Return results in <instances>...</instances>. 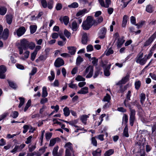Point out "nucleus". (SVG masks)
Returning <instances> with one entry per match:
<instances>
[{
	"label": "nucleus",
	"mask_w": 156,
	"mask_h": 156,
	"mask_svg": "<svg viewBox=\"0 0 156 156\" xmlns=\"http://www.w3.org/2000/svg\"><path fill=\"white\" fill-rule=\"evenodd\" d=\"M52 134L51 133H47L45 134L46 139L47 140H49L51 137Z\"/></svg>",
	"instance_id": "55"
},
{
	"label": "nucleus",
	"mask_w": 156,
	"mask_h": 156,
	"mask_svg": "<svg viewBox=\"0 0 156 156\" xmlns=\"http://www.w3.org/2000/svg\"><path fill=\"white\" fill-rule=\"evenodd\" d=\"M124 37H122L120 38H118L116 43L117 47L118 48H120L124 43Z\"/></svg>",
	"instance_id": "13"
},
{
	"label": "nucleus",
	"mask_w": 156,
	"mask_h": 156,
	"mask_svg": "<svg viewBox=\"0 0 156 156\" xmlns=\"http://www.w3.org/2000/svg\"><path fill=\"white\" fill-rule=\"evenodd\" d=\"M9 114V113L8 112H6L3 113V114L0 116V119H1V120L5 118Z\"/></svg>",
	"instance_id": "56"
},
{
	"label": "nucleus",
	"mask_w": 156,
	"mask_h": 156,
	"mask_svg": "<svg viewBox=\"0 0 156 156\" xmlns=\"http://www.w3.org/2000/svg\"><path fill=\"white\" fill-rule=\"evenodd\" d=\"M31 103V101L30 100H28L24 108V112H26L28 108L30 106Z\"/></svg>",
	"instance_id": "45"
},
{
	"label": "nucleus",
	"mask_w": 156,
	"mask_h": 156,
	"mask_svg": "<svg viewBox=\"0 0 156 156\" xmlns=\"http://www.w3.org/2000/svg\"><path fill=\"white\" fill-rule=\"evenodd\" d=\"M65 148L66 149V154L65 156H68V143H66L64 146Z\"/></svg>",
	"instance_id": "58"
},
{
	"label": "nucleus",
	"mask_w": 156,
	"mask_h": 156,
	"mask_svg": "<svg viewBox=\"0 0 156 156\" xmlns=\"http://www.w3.org/2000/svg\"><path fill=\"white\" fill-rule=\"evenodd\" d=\"M93 25H97L96 20L94 19L93 17L91 16H88L86 20L83 22L82 27L83 29L84 30H89Z\"/></svg>",
	"instance_id": "1"
},
{
	"label": "nucleus",
	"mask_w": 156,
	"mask_h": 156,
	"mask_svg": "<svg viewBox=\"0 0 156 156\" xmlns=\"http://www.w3.org/2000/svg\"><path fill=\"white\" fill-rule=\"evenodd\" d=\"M129 76H126L123 77L122 79L116 83V85H120L122 84H125L128 80L129 79Z\"/></svg>",
	"instance_id": "14"
},
{
	"label": "nucleus",
	"mask_w": 156,
	"mask_h": 156,
	"mask_svg": "<svg viewBox=\"0 0 156 156\" xmlns=\"http://www.w3.org/2000/svg\"><path fill=\"white\" fill-rule=\"evenodd\" d=\"M7 9L4 7H0V14L1 15H4L6 13Z\"/></svg>",
	"instance_id": "37"
},
{
	"label": "nucleus",
	"mask_w": 156,
	"mask_h": 156,
	"mask_svg": "<svg viewBox=\"0 0 156 156\" xmlns=\"http://www.w3.org/2000/svg\"><path fill=\"white\" fill-rule=\"evenodd\" d=\"M101 149L98 148L95 151H93L92 154L93 156H101Z\"/></svg>",
	"instance_id": "16"
},
{
	"label": "nucleus",
	"mask_w": 156,
	"mask_h": 156,
	"mask_svg": "<svg viewBox=\"0 0 156 156\" xmlns=\"http://www.w3.org/2000/svg\"><path fill=\"white\" fill-rule=\"evenodd\" d=\"M6 71V69L5 66L3 65L0 66V72L5 73Z\"/></svg>",
	"instance_id": "59"
},
{
	"label": "nucleus",
	"mask_w": 156,
	"mask_h": 156,
	"mask_svg": "<svg viewBox=\"0 0 156 156\" xmlns=\"http://www.w3.org/2000/svg\"><path fill=\"white\" fill-rule=\"evenodd\" d=\"M91 60H92V63L93 65L94 66H97V63L98 62V60L96 58L94 57L91 58Z\"/></svg>",
	"instance_id": "46"
},
{
	"label": "nucleus",
	"mask_w": 156,
	"mask_h": 156,
	"mask_svg": "<svg viewBox=\"0 0 156 156\" xmlns=\"http://www.w3.org/2000/svg\"><path fill=\"white\" fill-rule=\"evenodd\" d=\"M37 53L34 51L31 53V59L32 61H34V60Z\"/></svg>",
	"instance_id": "57"
},
{
	"label": "nucleus",
	"mask_w": 156,
	"mask_h": 156,
	"mask_svg": "<svg viewBox=\"0 0 156 156\" xmlns=\"http://www.w3.org/2000/svg\"><path fill=\"white\" fill-rule=\"evenodd\" d=\"M107 30L104 27L102 28L99 30L98 32V37L102 39L104 38L106 33Z\"/></svg>",
	"instance_id": "8"
},
{
	"label": "nucleus",
	"mask_w": 156,
	"mask_h": 156,
	"mask_svg": "<svg viewBox=\"0 0 156 156\" xmlns=\"http://www.w3.org/2000/svg\"><path fill=\"white\" fill-rule=\"evenodd\" d=\"M20 100V103L18 106L19 108H20L23 105L25 102V98L22 97H20L19 98Z\"/></svg>",
	"instance_id": "39"
},
{
	"label": "nucleus",
	"mask_w": 156,
	"mask_h": 156,
	"mask_svg": "<svg viewBox=\"0 0 156 156\" xmlns=\"http://www.w3.org/2000/svg\"><path fill=\"white\" fill-rule=\"evenodd\" d=\"M101 5L102 7H103L106 8H108L109 7L111 4V1L110 0H105L106 4H105L103 0H98Z\"/></svg>",
	"instance_id": "9"
},
{
	"label": "nucleus",
	"mask_w": 156,
	"mask_h": 156,
	"mask_svg": "<svg viewBox=\"0 0 156 156\" xmlns=\"http://www.w3.org/2000/svg\"><path fill=\"white\" fill-rule=\"evenodd\" d=\"M141 86V82L140 81H136L135 83V88L136 89L138 90Z\"/></svg>",
	"instance_id": "41"
},
{
	"label": "nucleus",
	"mask_w": 156,
	"mask_h": 156,
	"mask_svg": "<svg viewBox=\"0 0 156 156\" xmlns=\"http://www.w3.org/2000/svg\"><path fill=\"white\" fill-rule=\"evenodd\" d=\"M64 114L66 116H68V108L67 107H65L63 109Z\"/></svg>",
	"instance_id": "54"
},
{
	"label": "nucleus",
	"mask_w": 156,
	"mask_h": 156,
	"mask_svg": "<svg viewBox=\"0 0 156 156\" xmlns=\"http://www.w3.org/2000/svg\"><path fill=\"white\" fill-rule=\"evenodd\" d=\"M69 156H75L74 154V151L72 147V144L69 142Z\"/></svg>",
	"instance_id": "20"
},
{
	"label": "nucleus",
	"mask_w": 156,
	"mask_h": 156,
	"mask_svg": "<svg viewBox=\"0 0 156 156\" xmlns=\"http://www.w3.org/2000/svg\"><path fill=\"white\" fill-rule=\"evenodd\" d=\"M127 18L128 17L127 16L125 15L124 16L122 25V27H126L127 23Z\"/></svg>",
	"instance_id": "24"
},
{
	"label": "nucleus",
	"mask_w": 156,
	"mask_h": 156,
	"mask_svg": "<svg viewBox=\"0 0 156 156\" xmlns=\"http://www.w3.org/2000/svg\"><path fill=\"white\" fill-rule=\"evenodd\" d=\"M131 92L130 90H129L128 92V93L126 95V99L124 101V105L126 107L127 106H129L130 107V105H129L128 104H126V99H127L128 100H130V97L131 96Z\"/></svg>",
	"instance_id": "19"
},
{
	"label": "nucleus",
	"mask_w": 156,
	"mask_h": 156,
	"mask_svg": "<svg viewBox=\"0 0 156 156\" xmlns=\"http://www.w3.org/2000/svg\"><path fill=\"white\" fill-rule=\"evenodd\" d=\"M146 10L147 12L149 13H152L153 11V8L150 5H148L147 6Z\"/></svg>",
	"instance_id": "35"
},
{
	"label": "nucleus",
	"mask_w": 156,
	"mask_h": 156,
	"mask_svg": "<svg viewBox=\"0 0 156 156\" xmlns=\"http://www.w3.org/2000/svg\"><path fill=\"white\" fill-rule=\"evenodd\" d=\"M78 120H74L73 121H70V122H69V124L72 125H73L76 127H79L78 126H77L75 125V124H76Z\"/></svg>",
	"instance_id": "53"
},
{
	"label": "nucleus",
	"mask_w": 156,
	"mask_h": 156,
	"mask_svg": "<svg viewBox=\"0 0 156 156\" xmlns=\"http://www.w3.org/2000/svg\"><path fill=\"white\" fill-rule=\"evenodd\" d=\"M9 30L7 28L4 29L3 33L0 35V38H2L4 40L6 39L8 37Z\"/></svg>",
	"instance_id": "12"
},
{
	"label": "nucleus",
	"mask_w": 156,
	"mask_h": 156,
	"mask_svg": "<svg viewBox=\"0 0 156 156\" xmlns=\"http://www.w3.org/2000/svg\"><path fill=\"white\" fill-rule=\"evenodd\" d=\"M156 37V31L145 42L144 46L146 47L149 45Z\"/></svg>",
	"instance_id": "6"
},
{
	"label": "nucleus",
	"mask_w": 156,
	"mask_h": 156,
	"mask_svg": "<svg viewBox=\"0 0 156 156\" xmlns=\"http://www.w3.org/2000/svg\"><path fill=\"white\" fill-rule=\"evenodd\" d=\"M41 3L43 8H45L47 7V3L45 0H41Z\"/></svg>",
	"instance_id": "51"
},
{
	"label": "nucleus",
	"mask_w": 156,
	"mask_h": 156,
	"mask_svg": "<svg viewBox=\"0 0 156 156\" xmlns=\"http://www.w3.org/2000/svg\"><path fill=\"white\" fill-rule=\"evenodd\" d=\"M59 138H55L50 140L49 143V146H53L56 143V141L57 140H58Z\"/></svg>",
	"instance_id": "30"
},
{
	"label": "nucleus",
	"mask_w": 156,
	"mask_h": 156,
	"mask_svg": "<svg viewBox=\"0 0 156 156\" xmlns=\"http://www.w3.org/2000/svg\"><path fill=\"white\" fill-rule=\"evenodd\" d=\"M48 94L46 87H44L42 88V96L44 97H46L47 96Z\"/></svg>",
	"instance_id": "28"
},
{
	"label": "nucleus",
	"mask_w": 156,
	"mask_h": 156,
	"mask_svg": "<svg viewBox=\"0 0 156 156\" xmlns=\"http://www.w3.org/2000/svg\"><path fill=\"white\" fill-rule=\"evenodd\" d=\"M111 66V64L108 65H103V67L104 69V73L106 76H109L110 75L109 70Z\"/></svg>",
	"instance_id": "7"
},
{
	"label": "nucleus",
	"mask_w": 156,
	"mask_h": 156,
	"mask_svg": "<svg viewBox=\"0 0 156 156\" xmlns=\"http://www.w3.org/2000/svg\"><path fill=\"white\" fill-rule=\"evenodd\" d=\"M19 115V113L17 111H12L10 114V117L14 119L17 118Z\"/></svg>",
	"instance_id": "27"
},
{
	"label": "nucleus",
	"mask_w": 156,
	"mask_h": 156,
	"mask_svg": "<svg viewBox=\"0 0 156 156\" xmlns=\"http://www.w3.org/2000/svg\"><path fill=\"white\" fill-rule=\"evenodd\" d=\"M64 62L62 59L58 58H57L54 63L55 66L57 67H59L64 65Z\"/></svg>",
	"instance_id": "10"
},
{
	"label": "nucleus",
	"mask_w": 156,
	"mask_h": 156,
	"mask_svg": "<svg viewBox=\"0 0 156 156\" xmlns=\"http://www.w3.org/2000/svg\"><path fill=\"white\" fill-rule=\"evenodd\" d=\"M30 53L29 51H26L23 54L24 56L21 57V59L23 60H24L25 59L28 58L29 57Z\"/></svg>",
	"instance_id": "31"
},
{
	"label": "nucleus",
	"mask_w": 156,
	"mask_h": 156,
	"mask_svg": "<svg viewBox=\"0 0 156 156\" xmlns=\"http://www.w3.org/2000/svg\"><path fill=\"white\" fill-rule=\"evenodd\" d=\"M87 52L91 51L93 50V47L91 44H89L87 47Z\"/></svg>",
	"instance_id": "52"
},
{
	"label": "nucleus",
	"mask_w": 156,
	"mask_h": 156,
	"mask_svg": "<svg viewBox=\"0 0 156 156\" xmlns=\"http://www.w3.org/2000/svg\"><path fill=\"white\" fill-rule=\"evenodd\" d=\"M63 21L65 24L67 25L68 23V18L67 16H64L62 19Z\"/></svg>",
	"instance_id": "50"
},
{
	"label": "nucleus",
	"mask_w": 156,
	"mask_h": 156,
	"mask_svg": "<svg viewBox=\"0 0 156 156\" xmlns=\"http://www.w3.org/2000/svg\"><path fill=\"white\" fill-rule=\"evenodd\" d=\"M93 70V66H89L86 68L83 75L84 76H85L86 74L89 72L88 74L86 76V77L87 78H90L92 76Z\"/></svg>",
	"instance_id": "5"
},
{
	"label": "nucleus",
	"mask_w": 156,
	"mask_h": 156,
	"mask_svg": "<svg viewBox=\"0 0 156 156\" xmlns=\"http://www.w3.org/2000/svg\"><path fill=\"white\" fill-rule=\"evenodd\" d=\"M6 19L7 23L9 24H10L12 22V16L11 15L7 16Z\"/></svg>",
	"instance_id": "34"
},
{
	"label": "nucleus",
	"mask_w": 156,
	"mask_h": 156,
	"mask_svg": "<svg viewBox=\"0 0 156 156\" xmlns=\"http://www.w3.org/2000/svg\"><path fill=\"white\" fill-rule=\"evenodd\" d=\"M103 18L102 16H99L97 19L96 22L97 23V25L102 22L103 21Z\"/></svg>",
	"instance_id": "63"
},
{
	"label": "nucleus",
	"mask_w": 156,
	"mask_h": 156,
	"mask_svg": "<svg viewBox=\"0 0 156 156\" xmlns=\"http://www.w3.org/2000/svg\"><path fill=\"white\" fill-rule=\"evenodd\" d=\"M76 48L74 47H69V54L71 55H74L76 51Z\"/></svg>",
	"instance_id": "23"
},
{
	"label": "nucleus",
	"mask_w": 156,
	"mask_h": 156,
	"mask_svg": "<svg viewBox=\"0 0 156 156\" xmlns=\"http://www.w3.org/2000/svg\"><path fill=\"white\" fill-rule=\"evenodd\" d=\"M53 0H49L47 3V7L50 9H51L53 8Z\"/></svg>",
	"instance_id": "38"
},
{
	"label": "nucleus",
	"mask_w": 156,
	"mask_h": 156,
	"mask_svg": "<svg viewBox=\"0 0 156 156\" xmlns=\"http://www.w3.org/2000/svg\"><path fill=\"white\" fill-rule=\"evenodd\" d=\"M35 47V44L33 42H29L28 41L27 46V49L29 48L31 50H33Z\"/></svg>",
	"instance_id": "21"
},
{
	"label": "nucleus",
	"mask_w": 156,
	"mask_h": 156,
	"mask_svg": "<svg viewBox=\"0 0 156 156\" xmlns=\"http://www.w3.org/2000/svg\"><path fill=\"white\" fill-rule=\"evenodd\" d=\"M18 151H19V150L18 147V145H16L15 146L14 148L12 150L10 151V152L13 154H15Z\"/></svg>",
	"instance_id": "48"
},
{
	"label": "nucleus",
	"mask_w": 156,
	"mask_h": 156,
	"mask_svg": "<svg viewBox=\"0 0 156 156\" xmlns=\"http://www.w3.org/2000/svg\"><path fill=\"white\" fill-rule=\"evenodd\" d=\"M87 37L86 33H83L82 36L81 40L82 43L84 44H86L87 42Z\"/></svg>",
	"instance_id": "17"
},
{
	"label": "nucleus",
	"mask_w": 156,
	"mask_h": 156,
	"mask_svg": "<svg viewBox=\"0 0 156 156\" xmlns=\"http://www.w3.org/2000/svg\"><path fill=\"white\" fill-rule=\"evenodd\" d=\"M58 148V146H56L54 147L52 152V154L54 156H57Z\"/></svg>",
	"instance_id": "44"
},
{
	"label": "nucleus",
	"mask_w": 156,
	"mask_h": 156,
	"mask_svg": "<svg viewBox=\"0 0 156 156\" xmlns=\"http://www.w3.org/2000/svg\"><path fill=\"white\" fill-rule=\"evenodd\" d=\"M111 96L108 94H107L103 98V101H104L107 102L108 103H109L110 102V100H111Z\"/></svg>",
	"instance_id": "26"
},
{
	"label": "nucleus",
	"mask_w": 156,
	"mask_h": 156,
	"mask_svg": "<svg viewBox=\"0 0 156 156\" xmlns=\"http://www.w3.org/2000/svg\"><path fill=\"white\" fill-rule=\"evenodd\" d=\"M130 112L129 124L131 126H133V125L134 122L135 120L136 111L134 109L130 108Z\"/></svg>",
	"instance_id": "4"
},
{
	"label": "nucleus",
	"mask_w": 156,
	"mask_h": 156,
	"mask_svg": "<svg viewBox=\"0 0 156 156\" xmlns=\"http://www.w3.org/2000/svg\"><path fill=\"white\" fill-rule=\"evenodd\" d=\"M88 93V88L87 87H84L81 88L80 90L78 92V93L81 94H86Z\"/></svg>",
	"instance_id": "15"
},
{
	"label": "nucleus",
	"mask_w": 156,
	"mask_h": 156,
	"mask_svg": "<svg viewBox=\"0 0 156 156\" xmlns=\"http://www.w3.org/2000/svg\"><path fill=\"white\" fill-rule=\"evenodd\" d=\"M114 152V150L113 149H110L107 151L104 154V156H110Z\"/></svg>",
	"instance_id": "25"
},
{
	"label": "nucleus",
	"mask_w": 156,
	"mask_h": 156,
	"mask_svg": "<svg viewBox=\"0 0 156 156\" xmlns=\"http://www.w3.org/2000/svg\"><path fill=\"white\" fill-rule=\"evenodd\" d=\"M32 138L33 137L32 136H30L27 139V140L25 141V143L27 144L30 143L31 141V140Z\"/></svg>",
	"instance_id": "61"
},
{
	"label": "nucleus",
	"mask_w": 156,
	"mask_h": 156,
	"mask_svg": "<svg viewBox=\"0 0 156 156\" xmlns=\"http://www.w3.org/2000/svg\"><path fill=\"white\" fill-rule=\"evenodd\" d=\"M144 23L145 22L144 21H142L139 23L136 24H135V25L137 26L138 28H139L140 27H141L144 25Z\"/></svg>",
	"instance_id": "60"
},
{
	"label": "nucleus",
	"mask_w": 156,
	"mask_h": 156,
	"mask_svg": "<svg viewBox=\"0 0 156 156\" xmlns=\"http://www.w3.org/2000/svg\"><path fill=\"white\" fill-rule=\"evenodd\" d=\"M128 128L127 126H126L124 129L123 132V135L126 137H128L129 136L128 132Z\"/></svg>",
	"instance_id": "32"
},
{
	"label": "nucleus",
	"mask_w": 156,
	"mask_h": 156,
	"mask_svg": "<svg viewBox=\"0 0 156 156\" xmlns=\"http://www.w3.org/2000/svg\"><path fill=\"white\" fill-rule=\"evenodd\" d=\"M123 121L126 123L128 121V117L126 114H124L123 117Z\"/></svg>",
	"instance_id": "62"
},
{
	"label": "nucleus",
	"mask_w": 156,
	"mask_h": 156,
	"mask_svg": "<svg viewBox=\"0 0 156 156\" xmlns=\"http://www.w3.org/2000/svg\"><path fill=\"white\" fill-rule=\"evenodd\" d=\"M76 80L77 81H84L85 79L80 75H78L76 78Z\"/></svg>",
	"instance_id": "49"
},
{
	"label": "nucleus",
	"mask_w": 156,
	"mask_h": 156,
	"mask_svg": "<svg viewBox=\"0 0 156 156\" xmlns=\"http://www.w3.org/2000/svg\"><path fill=\"white\" fill-rule=\"evenodd\" d=\"M78 28L77 23L76 21H73L72 24V29L73 31H76Z\"/></svg>",
	"instance_id": "29"
},
{
	"label": "nucleus",
	"mask_w": 156,
	"mask_h": 156,
	"mask_svg": "<svg viewBox=\"0 0 156 156\" xmlns=\"http://www.w3.org/2000/svg\"><path fill=\"white\" fill-rule=\"evenodd\" d=\"M78 4L77 3L74 2L72 3V4L69 5V8H75L78 7Z\"/></svg>",
	"instance_id": "42"
},
{
	"label": "nucleus",
	"mask_w": 156,
	"mask_h": 156,
	"mask_svg": "<svg viewBox=\"0 0 156 156\" xmlns=\"http://www.w3.org/2000/svg\"><path fill=\"white\" fill-rule=\"evenodd\" d=\"M25 31L26 29L25 27H22L16 30V33L18 37H20L24 34Z\"/></svg>",
	"instance_id": "11"
},
{
	"label": "nucleus",
	"mask_w": 156,
	"mask_h": 156,
	"mask_svg": "<svg viewBox=\"0 0 156 156\" xmlns=\"http://www.w3.org/2000/svg\"><path fill=\"white\" fill-rule=\"evenodd\" d=\"M83 60V59L81 58L80 56H78L76 60V64L77 65H79L80 64L81 62H82Z\"/></svg>",
	"instance_id": "40"
},
{
	"label": "nucleus",
	"mask_w": 156,
	"mask_h": 156,
	"mask_svg": "<svg viewBox=\"0 0 156 156\" xmlns=\"http://www.w3.org/2000/svg\"><path fill=\"white\" fill-rule=\"evenodd\" d=\"M88 117L89 116L87 115H83L80 116V119L82 122L85 125L86 124L87 119Z\"/></svg>",
	"instance_id": "22"
},
{
	"label": "nucleus",
	"mask_w": 156,
	"mask_h": 156,
	"mask_svg": "<svg viewBox=\"0 0 156 156\" xmlns=\"http://www.w3.org/2000/svg\"><path fill=\"white\" fill-rule=\"evenodd\" d=\"M9 86L13 89H15L17 87L16 85L13 82L8 81Z\"/></svg>",
	"instance_id": "43"
},
{
	"label": "nucleus",
	"mask_w": 156,
	"mask_h": 156,
	"mask_svg": "<svg viewBox=\"0 0 156 156\" xmlns=\"http://www.w3.org/2000/svg\"><path fill=\"white\" fill-rule=\"evenodd\" d=\"M143 55V53L140 51L136 58V62L138 63H139L141 65H144L147 61V59L146 58V55H145L144 57L142 58Z\"/></svg>",
	"instance_id": "3"
},
{
	"label": "nucleus",
	"mask_w": 156,
	"mask_h": 156,
	"mask_svg": "<svg viewBox=\"0 0 156 156\" xmlns=\"http://www.w3.org/2000/svg\"><path fill=\"white\" fill-rule=\"evenodd\" d=\"M145 98V94L143 93H142L140 95V101L142 105L143 104Z\"/></svg>",
	"instance_id": "33"
},
{
	"label": "nucleus",
	"mask_w": 156,
	"mask_h": 156,
	"mask_svg": "<svg viewBox=\"0 0 156 156\" xmlns=\"http://www.w3.org/2000/svg\"><path fill=\"white\" fill-rule=\"evenodd\" d=\"M88 12L87 10L86 9H84L79 11L76 14L77 16H83L85 13Z\"/></svg>",
	"instance_id": "18"
},
{
	"label": "nucleus",
	"mask_w": 156,
	"mask_h": 156,
	"mask_svg": "<svg viewBox=\"0 0 156 156\" xmlns=\"http://www.w3.org/2000/svg\"><path fill=\"white\" fill-rule=\"evenodd\" d=\"M37 27L36 25H32L30 27V32L31 34L34 33L36 31Z\"/></svg>",
	"instance_id": "36"
},
{
	"label": "nucleus",
	"mask_w": 156,
	"mask_h": 156,
	"mask_svg": "<svg viewBox=\"0 0 156 156\" xmlns=\"http://www.w3.org/2000/svg\"><path fill=\"white\" fill-rule=\"evenodd\" d=\"M28 41L25 39H23L20 40L17 46L19 51V54H22L23 52V49H27Z\"/></svg>",
	"instance_id": "2"
},
{
	"label": "nucleus",
	"mask_w": 156,
	"mask_h": 156,
	"mask_svg": "<svg viewBox=\"0 0 156 156\" xmlns=\"http://www.w3.org/2000/svg\"><path fill=\"white\" fill-rule=\"evenodd\" d=\"M127 89V87L126 86L122 87V86H120L119 91L121 93H123Z\"/></svg>",
	"instance_id": "64"
},
{
	"label": "nucleus",
	"mask_w": 156,
	"mask_h": 156,
	"mask_svg": "<svg viewBox=\"0 0 156 156\" xmlns=\"http://www.w3.org/2000/svg\"><path fill=\"white\" fill-rule=\"evenodd\" d=\"M35 145H29L28 146L29 150L30 152H32L36 148Z\"/></svg>",
	"instance_id": "47"
}]
</instances>
